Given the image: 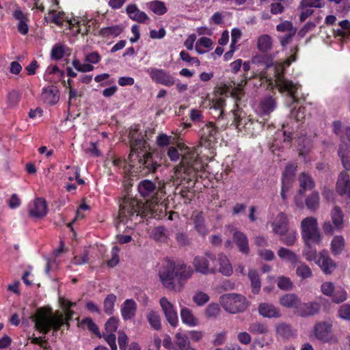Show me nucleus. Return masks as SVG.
Instances as JSON below:
<instances>
[{
  "label": "nucleus",
  "instance_id": "f704fd0d",
  "mask_svg": "<svg viewBox=\"0 0 350 350\" xmlns=\"http://www.w3.org/2000/svg\"><path fill=\"white\" fill-rule=\"evenodd\" d=\"M191 219L196 230L202 236L207 234L208 230L204 224V219L201 212H194Z\"/></svg>",
  "mask_w": 350,
  "mask_h": 350
},
{
  "label": "nucleus",
  "instance_id": "4c0bfd02",
  "mask_svg": "<svg viewBox=\"0 0 350 350\" xmlns=\"http://www.w3.org/2000/svg\"><path fill=\"white\" fill-rule=\"evenodd\" d=\"M332 222L334 225L336 231H340L344 228V213L338 206H334L331 213Z\"/></svg>",
  "mask_w": 350,
  "mask_h": 350
},
{
  "label": "nucleus",
  "instance_id": "20e7f679",
  "mask_svg": "<svg viewBox=\"0 0 350 350\" xmlns=\"http://www.w3.org/2000/svg\"><path fill=\"white\" fill-rule=\"evenodd\" d=\"M60 304L64 309V313L49 314L43 310H39L36 312L33 317V321L37 330L46 334L51 327H53L55 330H58L64 324H68V320L73 314L72 311L70 310L73 306V303L67 299H61Z\"/></svg>",
  "mask_w": 350,
  "mask_h": 350
},
{
  "label": "nucleus",
  "instance_id": "c03bdc74",
  "mask_svg": "<svg viewBox=\"0 0 350 350\" xmlns=\"http://www.w3.org/2000/svg\"><path fill=\"white\" fill-rule=\"evenodd\" d=\"M247 276L250 280L252 293L254 294L259 293L261 288V282L258 271L255 269H250Z\"/></svg>",
  "mask_w": 350,
  "mask_h": 350
},
{
  "label": "nucleus",
  "instance_id": "72a5a7b5",
  "mask_svg": "<svg viewBox=\"0 0 350 350\" xmlns=\"http://www.w3.org/2000/svg\"><path fill=\"white\" fill-rule=\"evenodd\" d=\"M257 49L263 53H267L273 49V40L269 35L263 34L257 39Z\"/></svg>",
  "mask_w": 350,
  "mask_h": 350
},
{
  "label": "nucleus",
  "instance_id": "393cba45",
  "mask_svg": "<svg viewBox=\"0 0 350 350\" xmlns=\"http://www.w3.org/2000/svg\"><path fill=\"white\" fill-rule=\"evenodd\" d=\"M136 310V302L132 299H126L120 308L121 316L124 321L131 319L135 317Z\"/></svg>",
  "mask_w": 350,
  "mask_h": 350
},
{
  "label": "nucleus",
  "instance_id": "79ce46f5",
  "mask_svg": "<svg viewBox=\"0 0 350 350\" xmlns=\"http://www.w3.org/2000/svg\"><path fill=\"white\" fill-rule=\"evenodd\" d=\"M294 266L295 267V273L297 276L301 279L304 280L312 277V271L310 267L306 263L299 260Z\"/></svg>",
  "mask_w": 350,
  "mask_h": 350
},
{
  "label": "nucleus",
  "instance_id": "c85d7f7f",
  "mask_svg": "<svg viewBox=\"0 0 350 350\" xmlns=\"http://www.w3.org/2000/svg\"><path fill=\"white\" fill-rule=\"evenodd\" d=\"M126 11L129 18L133 21H137L139 23H144L148 18L147 14L145 12L140 11L135 4L128 5Z\"/></svg>",
  "mask_w": 350,
  "mask_h": 350
},
{
  "label": "nucleus",
  "instance_id": "f03ea898",
  "mask_svg": "<svg viewBox=\"0 0 350 350\" xmlns=\"http://www.w3.org/2000/svg\"><path fill=\"white\" fill-rule=\"evenodd\" d=\"M155 184L148 180H144L139 183L138 191L141 196L144 197H153L152 200L146 201V203L139 204V202L133 198L127 197L120 204L119 212V223L117 228L119 232L121 231L122 224L124 225L129 221L137 222L139 215L156 217L158 215L157 211L160 205L159 204V196L163 192L161 191L156 192Z\"/></svg>",
  "mask_w": 350,
  "mask_h": 350
},
{
  "label": "nucleus",
  "instance_id": "cd10ccee",
  "mask_svg": "<svg viewBox=\"0 0 350 350\" xmlns=\"http://www.w3.org/2000/svg\"><path fill=\"white\" fill-rule=\"evenodd\" d=\"M13 16L18 21V30L23 34L26 35L29 31L27 22L29 21L27 15L25 14L21 9L16 8L13 12Z\"/></svg>",
  "mask_w": 350,
  "mask_h": 350
},
{
  "label": "nucleus",
  "instance_id": "f3484780",
  "mask_svg": "<svg viewBox=\"0 0 350 350\" xmlns=\"http://www.w3.org/2000/svg\"><path fill=\"white\" fill-rule=\"evenodd\" d=\"M273 232L282 236L288 232V220L284 213H279L270 222Z\"/></svg>",
  "mask_w": 350,
  "mask_h": 350
},
{
  "label": "nucleus",
  "instance_id": "ea45409f",
  "mask_svg": "<svg viewBox=\"0 0 350 350\" xmlns=\"http://www.w3.org/2000/svg\"><path fill=\"white\" fill-rule=\"evenodd\" d=\"M64 76V72L56 66H49L44 74V79L52 83H56Z\"/></svg>",
  "mask_w": 350,
  "mask_h": 350
},
{
  "label": "nucleus",
  "instance_id": "9d476101",
  "mask_svg": "<svg viewBox=\"0 0 350 350\" xmlns=\"http://www.w3.org/2000/svg\"><path fill=\"white\" fill-rule=\"evenodd\" d=\"M219 304L227 312L237 314L245 311L248 307L247 299L238 293H226L220 296Z\"/></svg>",
  "mask_w": 350,
  "mask_h": 350
},
{
  "label": "nucleus",
  "instance_id": "e433bc0d",
  "mask_svg": "<svg viewBox=\"0 0 350 350\" xmlns=\"http://www.w3.org/2000/svg\"><path fill=\"white\" fill-rule=\"evenodd\" d=\"M275 333L278 337L289 338L295 335V331L289 324L280 322L275 325Z\"/></svg>",
  "mask_w": 350,
  "mask_h": 350
},
{
  "label": "nucleus",
  "instance_id": "4be33fe9",
  "mask_svg": "<svg viewBox=\"0 0 350 350\" xmlns=\"http://www.w3.org/2000/svg\"><path fill=\"white\" fill-rule=\"evenodd\" d=\"M233 118H234V124L236 126V129L239 132H242L243 129L245 128V126L247 125V122L249 121L250 117L247 116L246 113L241 109L237 104H236V107L234 109L232 110Z\"/></svg>",
  "mask_w": 350,
  "mask_h": 350
},
{
  "label": "nucleus",
  "instance_id": "473e14b6",
  "mask_svg": "<svg viewBox=\"0 0 350 350\" xmlns=\"http://www.w3.org/2000/svg\"><path fill=\"white\" fill-rule=\"evenodd\" d=\"M275 107V100L271 97H267L260 102L256 108V111L259 114L266 115L273 111Z\"/></svg>",
  "mask_w": 350,
  "mask_h": 350
},
{
  "label": "nucleus",
  "instance_id": "4d7b16f0",
  "mask_svg": "<svg viewBox=\"0 0 350 350\" xmlns=\"http://www.w3.org/2000/svg\"><path fill=\"white\" fill-rule=\"evenodd\" d=\"M319 204V196L317 192L312 193L306 200V204L308 208L315 210Z\"/></svg>",
  "mask_w": 350,
  "mask_h": 350
},
{
  "label": "nucleus",
  "instance_id": "5701e85b",
  "mask_svg": "<svg viewBox=\"0 0 350 350\" xmlns=\"http://www.w3.org/2000/svg\"><path fill=\"white\" fill-rule=\"evenodd\" d=\"M41 99L51 105L56 104L59 99L58 89L54 85L44 88L41 94Z\"/></svg>",
  "mask_w": 350,
  "mask_h": 350
},
{
  "label": "nucleus",
  "instance_id": "5fc2aeb1",
  "mask_svg": "<svg viewBox=\"0 0 350 350\" xmlns=\"http://www.w3.org/2000/svg\"><path fill=\"white\" fill-rule=\"evenodd\" d=\"M117 297L114 294H109L104 300V310L108 314H111L113 312L114 305Z\"/></svg>",
  "mask_w": 350,
  "mask_h": 350
},
{
  "label": "nucleus",
  "instance_id": "58836bf2",
  "mask_svg": "<svg viewBox=\"0 0 350 350\" xmlns=\"http://www.w3.org/2000/svg\"><path fill=\"white\" fill-rule=\"evenodd\" d=\"M278 255L282 260L289 262L293 265L299 260V256L294 252L284 247L279 248Z\"/></svg>",
  "mask_w": 350,
  "mask_h": 350
},
{
  "label": "nucleus",
  "instance_id": "de8ad7c7",
  "mask_svg": "<svg viewBox=\"0 0 350 350\" xmlns=\"http://www.w3.org/2000/svg\"><path fill=\"white\" fill-rule=\"evenodd\" d=\"M338 155L340 157L343 167L347 170H350V150L347 144H342L340 146Z\"/></svg>",
  "mask_w": 350,
  "mask_h": 350
},
{
  "label": "nucleus",
  "instance_id": "338daca9",
  "mask_svg": "<svg viewBox=\"0 0 350 350\" xmlns=\"http://www.w3.org/2000/svg\"><path fill=\"white\" fill-rule=\"evenodd\" d=\"M250 331L255 334H266L268 332V327L260 323L252 324L249 328Z\"/></svg>",
  "mask_w": 350,
  "mask_h": 350
},
{
  "label": "nucleus",
  "instance_id": "c756f323",
  "mask_svg": "<svg viewBox=\"0 0 350 350\" xmlns=\"http://www.w3.org/2000/svg\"><path fill=\"white\" fill-rule=\"evenodd\" d=\"M281 306L287 308H299L300 305V299L294 293L285 294L280 298L279 301Z\"/></svg>",
  "mask_w": 350,
  "mask_h": 350
},
{
  "label": "nucleus",
  "instance_id": "2f4dec72",
  "mask_svg": "<svg viewBox=\"0 0 350 350\" xmlns=\"http://www.w3.org/2000/svg\"><path fill=\"white\" fill-rule=\"evenodd\" d=\"M299 183V195H302L305 191L311 190L314 187V182L310 175L303 172L298 178Z\"/></svg>",
  "mask_w": 350,
  "mask_h": 350
},
{
  "label": "nucleus",
  "instance_id": "f8f14e48",
  "mask_svg": "<svg viewBox=\"0 0 350 350\" xmlns=\"http://www.w3.org/2000/svg\"><path fill=\"white\" fill-rule=\"evenodd\" d=\"M314 334L317 339L323 342L335 341L330 321L319 322L314 327Z\"/></svg>",
  "mask_w": 350,
  "mask_h": 350
},
{
  "label": "nucleus",
  "instance_id": "a19ab883",
  "mask_svg": "<svg viewBox=\"0 0 350 350\" xmlns=\"http://www.w3.org/2000/svg\"><path fill=\"white\" fill-rule=\"evenodd\" d=\"M333 131L342 140L347 139L350 142V127L344 126L340 121L333 122Z\"/></svg>",
  "mask_w": 350,
  "mask_h": 350
},
{
  "label": "nucleus",
  "instance_id": "423d86ee",
  "mask_svg": "<svg viewBox=\"0 0 350 350\" xmlns=\"http://www.w3.org/2000/svg\"><path fill=\"white\" fill-rule=\"evenodd\" d=\"M131 153V161L138 159L139 163L145 167L154 171L158 166L152 160V154L148 143L144 139L143 135L138 134L135 130L131 131L129 133Z\"/></svg>",
  "mask_w": 350,
  "mask_h": 350
},
{
  "label": "nucleus",
  "instance_id": "864d4df0",
  "mask_svg": "<svg viewBox=\"0 0 350 350\" xmlns=\"http://www.w3.org/2000/svg\"><path fill=\"white\" fill-rule=\"evenodd\" d=\"M150 10L157 15H162L166 13L167 8L165 3L160 1H154L149 3Z\"/></svg>",
  "mask_w": 350,
  "mask_h": 350
},
{
  "label": "nucleus",
  "instance_id": "4468645a",
  "mask_svg": "<svg viewBox=\"0 0 350 350\" xmlns=\"http://www.w3.org/2000/svg\"><path fill=\"white\" fill-rule=\"evenodd\" d=\"M214 274L219 273L224 276H230L233 273L232 265L228 256L220 252L215 255L214 263Z\"/></svg>",
  "mask_w": 350,
  "mask_h": 350
},
{
  "label": "nucleus",
  "instance_id": "603ef678",
  "mask_svg": "<svg viewBox=\"0 0 350 350\" xmlns=\"http://www.w3.org/2000/svg\"><path fill=\"white\" fill-rule=\"evenodd\" d=\"M209 299V295L202 291H196L192 297L193 303L197 306L200 307L204 306L206 303L208 302Z\"/></svg>",
  "mask_w": 350,
  "mask_h": 350
},
{
  "label": "nucleus",
  "instance_id": "052dcab7",
  "mask_svg": "<svg viewBox=\"0 0 350 350\" xmlns=\"http://www.w3.org/2000/svg\"><path fill=\"white\" fill-rule=\"evenodd\" d=\"M151 236L157 241H164L167 238L166 230L162 226L156 227L152 230Z\"/></svg>",
  "mask_w": 350,
  "mask_h": 350
},
{
  "label": "nucleus",
  "instance_id": "0e129e2a",
  "mask_svg": "<svg viewBox=\"0 0 350 350\" xmlns=\"http://www.w3.org/2000/svg\"><path fill=\"white\" fill-rule=\"evenodd\" d=\"M282 236L283 237L282 239V241H283V243L286 245L292 246L295 244L297 240V234L294 230L289 231L288 230V232Z\"/></svg>",
  "mask_w": 350,
  "mask_h": 350
},
{
  "label": "nucleus",
  "instance_id": "a18cd8bd",
  "mask_svg": "<svg viewBox=\"0 0 350 350\" xmlns=\"http://www.w3.org/2000/svg\"><path fill=\"white\" fill-rule=\"evenodd\" d=\"M123 31V27L121 25H112L102 28L99 34L103 38L116 37Z\"/></svg>",
  "mask_w": 350,
  "mask_h": 350
},
{
  "label": "nucleus",
  "instance_id": "13d9d810",
  "mask_svg": "<svg viewBox=\"0 0 350 350\" xmlns=\"http://www.w3.org/2000/svg\"><path fill=\"white\" fill-rule=\"evenodd\" d=\"M277 284L278 287L283 291L291 290L293 286L291 280L288 277L286 276L278 277Z\"/></svg>",
  "mask_w": 350,
  "mask_h": 350
},
{
  "label": "nucleus",
  "instance_id": "49530a36",
  "mask_svg": "<svg viewBox=\"0 0 350 350\" xmlns=\"http://www.w3.org/2000/svg\"><path fill=\"white\" fill-rule=\"evenodd\" d=\"M146 319L152 329L155 330H159L161 329V317L157 311L154 310H148L146 314Z\"/></svg>",
  "mask_w": 350,
  "mask_h": 350
},
{
  "label": "nucleus",
  "instance_id": "aec40b11",
  "mask_svg": "<svg viewBox=\"0 0 350 350\" xmlns=\"http://www.w3.org/2000/svg\"><path fill=\"white\" fill-rule=\"evenodd\" d=\"M228 230L233 235L234 241L236 243L239 250L243 254H248L250 248L248 240L245 234L241 232L236 231L233 226H228Z\"/></svg>",
  "mask_w": 350,
  "mask_h": 350
},
{
  "label": "nucleus",
  "instance_id": "ddd939ff",
  "mask_svg": "<svg viewBox=\"0 0 350 350\" xmlns=\"http://www.w3.org/2000/svg\"><path fill=\"white\" fill-rule=\"evenodd\" d=\"M159 304L167 321L173 327H177L178 317L175 306L165 297L160 299Z\"/></svg>",
  "mask_w": 350,
  "mask_h": 350
},
{
  "label": "nucleus",
  "instance_id": "0eeeda50",
  "mask_svg": "<svg viewBox=\"0 0 350 350\" xmlns=\"http://www.w3.org/2000/svg\"><path fill=\"white\" fill-rule=\"evenodd\" d=\"M246 79H242L240 82H232L229 85H225L217 89L215 98L212 101L211 109L219 112V117L221 116L223 113V107L225 105V100L223 94H230L236 100L240 98L242 94L243 88L245 85Z\"/></svg>",
  "mask_w": 350,
  "mask_h": 350
},
{
  "label": "nucleus",
  "instance_id": "bb28decb",
  "mask_svg": "<svg viewBox=\"0 0 350 350\" xmlns=\"http://www.w3.org/2000/svg\"><path fill=\"white\" fill-rule=\"evenodd\" d=\"M259 314L266 318H280L281 317L280 311L275 306L271 304L262 303L258 307Z\"/></svg>",
  "mask_w": 350,
  "mask_h": 350
},
{
  "label": "nucleus",
  "instance_id": "1a4fd4ad",
  "mask_svg": "<svg viewBox=\"0 0 350 350\" xmlns=\"http://www.w3.org/2000/svg\"><path fill=\"white\" fill-rule=\"evenodd\" d=\"M52 17V21L56 25L60 26L63 25L65 23V26L68 27L72 31L73 35L81 33L82 36L88 33V25L86 21H79L78 18H72L68 20L66 18L64 12H59L56 14L55 8L51 10L49 12Z\"/></svg>",
  "mask_w": 350,
  "mask_h": 350
},
{
  "label": "nucleus",
  "instance_id": "69168bd1",
  "mask_svg": "<svg viewBox=\"0 0 350 350\" xmlns=\"http://www.w3.org/2000/svg\"><path fill=\"white\" fill-rule=\"evenodd\" d=\"M179 55L180 58L183 62L188 63L189 65H196V66H199L200 64V62L197 57H191L189 54L185 51H181Z\"/></svg>",
  "mask_w": 350,
  "mask_h": 350
},
{
  "label": "nucleus",
  "instance_id": "680f3d73",
  "mask_svg": "<svg viewBox=\"0 0 350 350\" xmlns=\"http://www.w3.org/2000/svg\"><path fill=\"white\" fill-rule=\"evenodd\" d=\"M21 98V94L16 90L10 92L7 97V103L8 107H14L17 105Z\"/></svg>",
  "mask_w": 350,
  "mask_h": 350
},
{
  "label": "nucleus",
  "instance_id": "9b49d317",
  "mask_svg": "<svg viewBox=\"0 0 350 350\" xmlns=\"http://www.w3.org/2000/svg\"><path fill=\"white\" fill-rule=\"evenodd\" d=\"M148 72L152 81L157 84L167 87L175 85L176 79L174 76L166 70L157 68H150Z\"/></svg>",
  "mask_w": 350,
  "mask_h": 350
},
{
  "label": "nucleus",
  "instance_id": "6ab92c4d",
  "mask_svg": "<svg viewBox=\"0 0 350 350\" xmlns=\"http://www.w3.org/2000/svg\"><path fill=\"white\" fill-rule=\"evenodd\" d=\"M29 214L35 218H41L47 213V205L43 198H38L29 204Z\"/></svg>",
  "mask_w": 350,
  "mask_h": 350
},
{
  "label": "nucleus",
  "instance_id": "7c9ffc66",
  "mask_svg": "<svg viewBox=\"0 0 350 350\" xmlns=\"http://www.w3.org/2000/svg\"><path fill=\"white\" fill-rule=\"evenodd\" d=\"M174 350H189L191 343L186 334L178 332L174 336Z\"/></svg>",
  "mask_w": 350,
  "mask_h": 350
},
{
  "label": "nucleus",
  "instance_id": "c9c22d12",
  "mask_svg": "<svg viewBox=\"0 0 350 350\" xmlns=\"http://www.w3.org/2000/svg\"><path fill=\"white\" fill-rule=\"evenodd\" d=\"M345 247V240L342 235H336L330 243V250L334 256H338L342 253Z\"/></svg>",
  "mask_w": 350,
  "mask_h": 350
},
{
  "label": "nucleus",
  "instance_id": "37998d69",
  "mask_svg": "<svg viewBox=\"0 0 350 350\" xmlns=\"http://www.w3.org/2000/svg\"><path fill=\"white\" fill-rule=\"evenodd\" d=\"M213 41L206 37L198 39L195 44V49L198 54H204L213 48Z\"/></svg>",
  "mask_w": 350,
  "mask_h": 350
},
{
  "label": "nucleus",
  "instance_id": "dca6fc26",
  "mask_svg": "<svg viewBox=\"0 0 350 350\" xmlns=\"http://www.w3.org/2000/svg\"><path fill=\"white\" fill-rule=\"evenodd\" d=\"M297 170V165L293 163L288 164L282 176V191L281 196L283 200L286 198V192L288 191L291 187L292 183L294 180L295 173Z\"/></svg>",
  "mask_w": 350,
  "mask_h": 350
},
{
  "label": "nucleus",
  "instance_id": "09e8293b",
  "mask_svg": "<svg viewBox=\"0 0 350 350\" xmlns=\"http://www.w3.org/2000/svg\"><path fill=\"white\" fill-rule=\"evenodd\" d=\"M314 243H310L309 244H305V247L303 250L302 255L305 259L308 262L314 261L316 263V260L318 259L317 251L315 248L312 247Z\"/></svg>",
  "mask_w": 350,
  "mask_h": 350
},
{
  "label": "nucleus",
  "instance_id": "412c9836",
  "mask_svg": "<svg viewBox=\"0 0 350 350\" xmlns=\"http://www.w3.org/2000/svg\"><path fill=\"white\" fill-rule=\"evenodd\" d=\"M180 316L182 323L188 327H194L200 325L199 319L191 309L186 306H180Z\"/></svg>",
  "mask_w": 350,
  "mask_h": 350
},
{
  "label": "nucleus",
  "instance_id": "8fccbe9b",
  "mask_svg": "<svg viewBox=\"0 0 350 350\" xmlns=\"http://www.w3.org/2000/svg\"><path fill=\"white\" fill-rule=\"evenodd\" d=\"M221 309L219 305L217 303H211L204 309V317L208 319H215L220 314Z\"/></svg>",
  "mask_w": 350,
  "mask_h": 350
},
{
  "label": "nucleus",
  "instance_id": "7ed1b4c3",
  "mask_svg": "<svg viewBox=\"0 0 350 350\" xmlns=\"http://www.w3.org/2000/svg\"><path fill=\"white\" fill-rule=\"evenodd\" d=\"M177 147L178 149L170 147L167 151V155L172 161H177L180 155L182 157L180 164L174 168V178L185 179L187 176H192L203 170L204 165L198 159L197 149L182 143H179Z\"/></svg>",
  "mask_w": 350,
  "mask_h": 350
},
{
  "label": "nucleus",
  "instance_id": "39448f33",
  "mask_svg": "<svg viewBox=\"0 0 350 350\" xmlns=\"http://www.w3.org/2000/svg\"><path fill=\"white\" fill-rule=\"evenodd\" d=\"M295 59V55H292L283 62H275L271 66H267L268 69L273 71V77H267L265 73L260 75L261 79H265L268 82L269 86H271V88L276 86L280 92L287 93L292 102L296 100L295 94L299 85L298 83H295L292 81L285 79L282 73L285 68L288 67Z\"/></svg>",
  "mask_w": 350,
  "mask_h": 350
},
{
  "label": "nucleus",
  "instance_id": "bf43d9fd",
  "mask_svg": "<svg viewBox=\"0 0 350 350\" xmlns=\"http://www.w3.org/2000/svg\"><path fill=\"white\" fill-rule=\"evenodd\" d=\"M323 0H301L299 8L304 9L306 8H322L324 6Z\"/></svg>",
  "mask_w": 350,
  "mask_h": 350
},
{
  "label": "nucleus",
  "instance_id": "3c124183",
  "mask_svg": "<svg viewBox=\"0 0 350 350\" xmlns=\"http://www.w3.org/2000/svg\"><path fill=\"white\" fill-rule=\"evenodd\" d=\"M247 125L243 129L244 135L252 136L256 135L262 127L261 123L258 121H253L250 118Z\"/></svg>",
  "mask_w": 350,
  "mask_h": 350
},
{
  "label": "nucleus",
  "instance_id": "a211bd4d",
  "mask_svg": "<svg viewBox=\"0 0 350 350\" xmlns=\"http://www.w3.org/2000/svg\"><path fill=\"white\" fill-rule=\"evenodd\" d=\"M316 264L321 268L325 274L332 273L336 267V264L329 257L327 251L322 250L319 252L318 259Z\"/></svg>",
  "mask_w": 350,
  "mask_h": 350
},
{
  "label": "nucleus",
  "instance_id": "6e6d98bb",
  "mask_svg": "<svg viewBox=\"0 0 350 350\" xmlns=\"http://www.w3.org/2000/svg\"><path fill=\"white\" fill-rule=\"evenodd\" d=\"M119 321L118 318L114 317L109 318L105 325V334H114L118 327Z\"/></svg>",
  "mask_w": 350,
  "mask_h": 350
},
{
  "label": "nucleus",
  "instance_id": "e2e57ef3",
  "mask_svg": "<svg viewBox=\"0 0 350 350\" xmlns=\"http://www.w3.org/2000/svg\"><path fill=\"white\" fill-rule=\"evenodd\" d=\"M66 47L63 44H57L51 51V57L55 59L62 58L66 53Z\"/></svg>",
  "mask_w": 350,
  "mask_h": 350
},
{
  "label": "nucleus",
  "instance_id": "2eb2a0df",
  "mask_svg": "<svg viewBox=\"0 0 350 350\" xmlns=\"http://www.w3.org/2000/svg\"><path fill=\"white\" fill-rule=\"evenodd\" d=\"M217 131L212 123H208L202 129V137L200 144L208 149L213 148L217 138Z\"/></svg>",
  "mask_w": 350,
  "mask_h": 350
},
{
  "label": "nucleus",
  "instance_id": "774afa93",
  "mask_svg": "<svg viewBox=\"0 0 350 350\" xmlns=\"http://www.w3.org/2000/svg\"><path fill=\"white\" fill-rule=\"evenodd\" d=\"M338 315L342 319L350 321V305H342L339 308Z\"/></svg>",
  "mask_w": 350,
  "mask_h": 350
},
{
  "label": "nucleus",
  "instance_id": "f257e3e1",
  "mask_svg": "<svg viewBox=\"0 0 350 350\" xmlns=\"http://www.w3.org/2000/svg\"><path fill=\"white\" fill-rule=\"evenodd\" d=\"M215 261V254L209 251L194 257L192 262L194 269L184 262L168 261L159 271L160 281L165 288L179 293L191 278L194 271L204 275L214 274Z\"/></svg>",
  "mask_w": 350,
  "mask_h": 350
},
{
  "label": "nucleus",
  "instance_id": "a878e982",
  "mask_svg": "<svg viewBox=\"0 0 350 350\" xmlns=\"http://www.w3.org/2000/svg\"><path fill=\"white\" fill-rule=\"evenodd\" d=\"M336 190L341 195H347L350 197V175L347 172H341L339 175Z\"/></svg>",
  "mask_w": 350,
  "mask_h": 350
},
{
  "label": "nucleus",
  "instance_id": "6e6552de",
  "mask_svg": "<svg viewBox=\"0 0 350 350\" xmlns=\"http://www.w3.org/2000/svg\"><path fill=\"white\" fill-rule=\"evenodd\" d=\"M301 234L305 244L314 243L319 245L322 241L319 223L317 218L307 217L303 219L300 224Z\"/></svg>",
  "mask_w": 350,
  "mask_h": 350
},
{
  "label": "nucleus",
  "instance_id": "b1692460",
  "mask_svg": "<svg viewBox=\"0 0 350 350\" xmlns=\"http://www.w3.org/2000/svg\"><path fill=\"white\" fill-rule=\"evenodd\" d=\"M321 305L317 301H310L299 306L297 314L300 317H310L317 314L320 310Z\"/></svg>",
  "mask_w": 350,
  "mask_h": 350
}]
</instances>
